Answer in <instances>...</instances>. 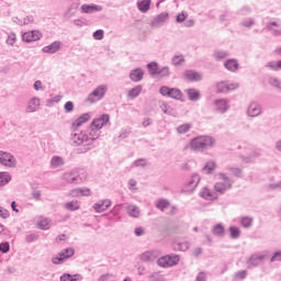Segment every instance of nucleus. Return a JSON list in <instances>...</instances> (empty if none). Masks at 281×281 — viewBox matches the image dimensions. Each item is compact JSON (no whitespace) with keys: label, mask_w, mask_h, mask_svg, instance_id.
<instances>
[{"label":"nucleus","mask_w":281,"mask_h":281,"mask_svg":"<svg viewBox=\"0 0 281 281\" xmlns=\"http://www.w3.org/2000/svg\"><path fill=\"white\" fill-rule=\"evenodd\" d=\"M216 139L212 136H198L190 142V148L194 153H205L209 148H214Z\"/></svg>","instance_id":"obj_1"},{"label":"nucleus","mask_w":281,"mask_h":281,"mask_svg":"<svg viewBox=\"0 0 281 281\" xmlns=\"http://www.w3.org/2000/svg\"><path fill=\"white\" fill-rule=\"evenodd\" d=\"M181 260V257L179 255H166L157 260L158 267H162L164 269H168V267H177Z\"/></svg>","instance_id":"obj_2"},{"label":"nucleus","mask_w":281,"mask_h":281,"mask_svg":"<svg viewBox=\"0 0 281 281\" xmlns=\"http://www.w3.org/2000/svg\"><path fill=\"white\" fill-rule=\"evenodd\" d=\"M220 178L222 179L223 182H216L214 186L215 192H218L220 194H225L227 190H232V179L227 177V175L221 172Z\"/></svg>","instance_id":"obj_3"},{"label":"nucleus","mask_w":281,"mask_h":281,"mask_svg":"<svg viewBox=\"0 0 281 281\" xmlns=\"http://www.w3.org/2000/svg\"><path fill=\"white\" fill-rule=\"evenodd\" d=\"M106 91H109V86H106V85H101V86L97 87L88 95V102L94 103V102L102 100V98H104V95H106Z\"/></svg>","instance_id":"obj_4"},{"label":"nucleus","mask_w":281,"mask_h":281,"mask_svg":"<svg viewBox=\"0 0 281 281\" xmlns=\"http://www.w3.org/2000/svg\"><path fill=\"white\" fill-rule=\"evenodd\" d=\"M160 95H165L167 98H172L173 100H181L183 94L181 93V90L178 88H170L167 86H162L159 89Z\"/></svg>","instance_id":"obj_5"},{"label":"nucleus","mask_w":281,"mask_h":281,"mask_svg":"<svg viewBox=\"0 0 281 281\" xmlns=\"http://www.w3.org/2000/svg\"><path fill=\"white\" fill-rule=\"evenodd\" d=\"M110 116L109 114H102L101 116L94 119L87 131H100L103 126H106L109 124Z\"/></svg>","instance_id":"obj_6"},{"label":"nucleus","mask_w":281,"mask_h":281,"mask_svg":"<svg viewBox=\"0 0 281 281\" xmlns=\"http://www.w3.org/2000/svg\"><path fill=\"white\" fill-rule=\"evenodd\" d=\"M0 164L1 166H5V168H16V158L10 153L0 150Z\"/></svg>","instance_id":"obj_7"},{"label":"nucleus","mask_w":281,"mask_h":281,"mask_svg":"<svg viewBox=\"0 0 281 281\" xmlns=\"http://www.w3.org/2000/svg\"><path fill=\"white\" fill-rule=\"evenodd\" d=\"M86 136L88 137V144H85L82 153L91 150V142H95V139L100 137V130H88V134H86Z\"/></svg>","instance_id":"obj_8"},{"label":"nucleus","mask_w":281,"mask_h":281,"mask_svg":"<svg viewBox=\"0 0 281 281\" xmlns=\"http://www.w3.org/2000/svg\"><path fill=\"white\" fill-rule=\"evenodd\" d=\"M41 38H43L41 31H29L22 35L24 43H34L35 41H41Z\"/></svg>","instance_id":"obj_9"},{"label":"nucleus","mask_w":281,"mask_h":281,"mask_svg":"<svg viewBox=\"0 0 281 281\" xmlns=\"http://www.w3.org/2000/svg\"><path fill=\"white\" fill-rule=\"evenodd\" d=\"M215 104V112L216 113H227V111H229V100L227 99H216L214 101Z\"/></svg>","instance_id":"obj_10"},{"label":"nucleus","mask_w":281,"mask_h":281,"mask_svg":"<svg viewBox=\"0 0 281 281\" xmlns=\"http://www.w3.org/2000/svg\"><path fill=\"white\" fill-rule=\"evenodd\" d=\"M161 256V252L159 250H147L140 255L142 262H154V260H157Z\"/></svg>","instance_id":"obj_11"},{"label":"nucleus","mask_w":281,"mask_h":281,"mask_svg":"<svg viewBox=\"0 0 281 281\" xmlns=\"http://www.w3.org/2000/svg\"><path fill=\"white\" fill-rule=\"evenodd\" d=\"M70 139L72 142V145L75 146H81V144H88L89 137L87 136V133H72L70 136Z\"/></svg>","instance_id":"obj_12"},{"label":"nucleus","mask_w":281,"mask_h":281,"mask_svg":"<svg viewBox=\"0 0 281 281\" xmlns=\"http://www.w3.org/2000/svg\"><path fill=\"white\" fill-rule=\"evenodd\" d=\"M217 93H229V91H234L238 89V83H227L225 81H221L216 85Z\"/></svg>","instance_id":"obj_13"},{"label":"nucleus","mask_w":281,"mask_h":281,"mask_svg":"<svg viewBox=\"0 0 281 281\" xmlns=\"http://www.w3.org/2000/svg\"><path fill=\"white\" fill-rule=\"evenodd\" d=\"M60 47H63V42L55 41L50 45L44 46L42 52L44 54H56V52H60Z\"/></svg>","instance_id":"obj_14"},{"label":"nucleus","mask_w":281,"mask_h":281,"mask_svg":"<svg viewBox=\"0 0 281 281\" xmlns=\"http://www.w3.org/2000/svg\"><path fill=\"white\" fill-rule=\"evenodd\" d=\"M183 76L189 82H201L203 80V75L194 70H187Z\"/></svg>","instance_id":"obj_15"},{"label":"nucleus","mask_w":281,"mask_h":281,"mask_svg":"<svg viewBox=\"0 0 281 281\" xmlns=\"http://www.w3.org/2000/svg\"><path fill=\"white\" fill-rule=\"evenodd\" d=\"M169 14L167 12H162L158 14L150 23L151 27H161L166 21H168Z\"/></svg>","instance_id":"obj_16"},{"label":"nucleus","mask_w":281,"mask_h":281,"mask_svg":"<svg viewBox=\"0 0 281 281\" xmlns=\"http://www.w3.org/2000/svg\"><path fill=\"white\" fill-rule=\"evenodd\" d=\"M91 120V115L89 113H85L81 116H79L75 122L71 124V130L72 131H78L82 124H87Z\"/></svg>","instance_id":"obj_17"},{"label":"nucleus","mask_w":281,"mask_h":281,"mask_svg":"<svg viewBox=\"0 0 281 281\" xmlns=\"http://www.w3.org/2000/svg\"><path fill=\"white\" fill-rule=\"evenodd\" d=\"M247 113L249 117H258V115L262 113V108L260 106V104L252 102L249 104Z\"/></svg>","instance_id":"obj_18"},{"label":"nucleus","mask_w":281,"mask_h":281,"mask_svg":"<svg viewBox=\"0 0 281 281\" xmlns=\"http://www.w3.org/2000/svg\"><path fill=\"white\" fill-rule=\"evenodd\" d=\"M262 260H265V256L255 254L247 261L248 269H254V267H258Z\"/></svg>","instance_id":"obj_19"},{"label":"nucleus","mask_w":281,"mask_h":281,"mask_svg":"<svg viewBox=\"0 0 281 281\" xmlns=\"http://www.w3.org/2000/svg\"><path fill=\"white\" fill-rule=\"evenodd\" d=\"M81 12H83V14H93L94 12H102V5L82 4Z\"/></svg>","instance_id":"obj_20"},{"label":"nucleus","mask_w":281,"mask_h":281,"mask_svg":"<svg viewBox=\"0 0 281 281\" xmlns=\"http://www.w3.org/2000/svg\"><path fill=\"white\" fill-rule=\"evenodd\" d=\"M41 106V99L33 97L26 108V113H35V111H38V108Z\"/></svg>","instance_id":"obj_21"},{"label":"nucleus","mask_w":281,"mask_h":281,"mask_svg":"<svg viewBox=\"0 0 281 281\" xmlns=\"http://www.w3.org/2000/svg\"><path fill=\"white\" fill-rule=\"evenodd\" d=\"M266 30L272 32L274 36H281V23L278 22H268L266 24Z\"/></svg>","instance_id":"obj_22"},{"label":"nucleus","mask_w":281,"mask_h":281,"mask_svg":"<svg viewBox=\"0 0 281 281\" xmlns=\"http://www.w3.org/2000/svg\"><path fill=\"white\" fill-rule=\"evenodd\" d=\"M111 205V200H103L99 201L98 203L93 204V210L98 214H101V212H106V209Z\"/></svg>","instance_id":"obj_23"},{"label":"nucleus","mask_w":281,"mask_h":281,"mask_svg":"<svg viewBox=\"0 0 281 281\" xmlns=\"http://www.w3.org/2000/svg\"><path fill=\"white\" fill-rule=\"evenodd\" d=\"M130 79L132 82H139L144 80V70L142 68H135L130 72Z\"/></svg>","instance_id":"obj_24"},{"label":"nucleus","mask_w":281,"mask_h":281,"mask_svg":"<svg viewBox=\"0 0 281 281\" xmlns=\"http://www.w3.org/2000/svg\"><path fill=\"white\" fill-rule=\"evenodd\" d=\"M126 213L132 217V218H139L142 212L139 211V206L135 204H128L126 207Z\"/></svg>","instance_id":"obj_25"},{"label":"nucleus","mask_w":281,"mask_h":281,"mask_svg":"<svg viewBox=\"0 0 281 281\" xmlns=\"http://www.w3.org/2000/svg\"><path fill=\"white\" fill-rule=\"evenodd\" d=\"M70 192L72 196H91V189L87 187L72 189Z\"/></svg>","instance_id":"obj_26"},{"label":"nucleus","mask_w":281,"mask_h":281,"mask_svg":"<svg viewBox=\"0 0 281 281\" xmlns=\"http://www.w3.org/2000/svg\"><path fill=\"white\" fill-rule=\"evenodd\" d=\"M187 95L191 102H198L201 98V92L194 88L187 89Z\"/></svg>","instance_id":"obj_27"},{"label":"nucleus","mask_w":281,"mask_h":281,"mask_svg":"<svg viewBox=\"0 0 281 281\" xmlns=\"http://www.w3.org/2000/svg\"><path fill=\"white\" fill-rule=\"evenodd\" d=\"M224 67L228 71H238V67H240V65L238 64V60H236V59H228L225 61Z\"/></svg>","instance_id":"obj_28"},{"label":"nucleus","mask_w":281,"mask_h":281,"mask_svg":"<svg viewBox=\"0 0 281 281\" xmlns=\"http://www.w3.org/2000/svg\"><path fill=\"white\" fill-rule=\"evenodd\" d=\"M80 178V176L74 173V172H67L63 176L64 181H66V183H78V179Z\"/></svg>","instance_id":"obj_29"},{"label":"nucleus","mask_w":281,"mask_h":281,"mask_svg":"<svg viewBox=\"0 0 281 281\" xmlns=\"http://www.w3.org/2000/svg\"><path fill=\"white\" fill-rule=\"evenodd\" d=\"M12 181V176L10 173L2 171L0 172V188L8 186Z\"/></svg>","instance_id":"obj_30"},{"label":"nucleus","mask_w":281,"mask_h":281,"mask_svg":"<svg viewBox=\"0 0 281 281\" xmlns=\"http://www.w3.org/2000/svg\"><path fill=\"white\" fill-rule=\"evenodd\" d=\"M137 8L139 12H148L150 10V0H138Z\"/></svg>","instance_id":"obj_31"},{"label":"nucleus","mask_w":281,"mask_h":281,"mask_svg":"<svg viewBox=\"0 0 281 281\" xmlns=\"http://www.w3.org/2000/svg\"><path fill=\"white\" fill-rule=\"evenodd\" d=\"M212 234L214 236H220V238H223V236H225V227L223 226V224H216L212 229Z\"/></svg>","instance_id":"obj_32"},{"label":"nucleus","mask_w":281,"mask_h":281,"mask_svg":"<svg viewBox=\"0 0 281 281\" xmlns=\"http://www.w3.org/2000/svg\"><path fill=\"white\" fill-rule=\"evenodd\" d=\"M202 199H205L206 201H214L216 199V194L210 191V189L204 188L201 192Z\"/></svg>","instance_id":"obj_33"},{"label":"nucleus","mask_w":281,"mask_h":281,"mask_svg":"<svg viewBox=\"0 0 281 281\" xmlns=\"http://www.w3.org/2000/svg\"><path fill=\"white\" fill-rule=\"evenodd\" d=\"M215 168H216V162L215 161H209L202 168V172L204 175H212V172H214Z\"/></svg>","instance_id":"obj_34"},{"label":"nucleus","mask_w":281,"mask_h":281,"mask_svg":"<svg viewBox=\"0 0 281 281\" xmlns=\"http://www.w3.org/2000/svg\"><path fill=\"white\" fill-rule=\"evenodd\" d=\"M74 278H78V279H74ZM59 280L60 281H81L82 276H80V274L71 276L70 273H64L60 276Z\"/></svg>","instance_id":"obj_35"},{"label":"nucleus","mask_w":281,"mask_h":281,"mask_svg":"<svg viewBox=\"0 0 281 281\" xmlns=\"http://www.w3.org/2000/svg\"><path fill=\"white\" fill-rule=\"evenodd\" d=\"M142 93V86H136L133 89H131L127 93V97L130 100H135Z\"/></svg>","instance_id":"obj_36"},{"label":"nucleus","mask_w":281,"mask_h":281,"mask_svg":"<svg viewBox=\"0 0 281 281\" xmlns=\"http://www.w3.org/2000/svg\"><path fill=\"white\" fill-rule=\"evenodd\" d=\"M157 210H160V212H164L166 209L170 207V201L166 199H160L156 203Z\"/></svg>","instance_id":"obj_37"},{"label":"nucleus","mask_w":281,"mask_h":281,"mask_svg":"<svg viewBox=\"0 0 281 281\" xmlns=\"http://www.w3.org/2000/svg\"><path fill=\"white\" fill-rule=\"evenodd\" d=\"M147 69L150 76H157L159 72V64H157V61H151L147 65Z\"/></svg>","instance_id":"obj_38"},{"label":"nucleus","mask_w":281,"mask_h":281,"mask_svg":"<svg viewBox=\"0 0 281 281\" xmlns=\"http://www.w3.org/2000/svg\"><path fill=\"white\" fill-rule=\"evenodd\" d=\"M50 165L53 168H60V166H65V160L60 156H54L50 160Z\"/></svg>","instance_id":"obj_39"},{"label":"nucleus","mask_w":281,"mask_h":281,"mask_svg":"<svg viewBox=\"0 0 281 281\" xmlns=\"http://www.w3.org/2000/svg\"><path fill=\"white\" fill-rule=\"evenodd\" d=\"M74 254H76L74 248H66L59 252V256H63L64 260H69V258L74 257Z\"/></svg>","instance_id":"obj_40"},{"label":"nucleus","mask_w":281,"mask_h":281,"mask_svg":"<svg viewBox=\"0 0 281 281\" xmlns=\"http://www.w3.org/2000/svg\"><path fill=\"white\" fill-rule=\"evenodd\" d=\"M172 65H175V67H181V65H183V63H186V58L183 57V55H175L171 59Z\"/></svg>","instance_id":"obj_41"},{"label":"nucleus","mask_w":281,"mask_h":281,"mask_svg":"<svg viewBox=\"0 0 281 281\" xmlns=\"http://www.w3.org/2000/svg\"><path fill=\"white\" fill-rule=\"evenodd\" d=\"M240 225L244 226L246 229H249L254 225V218L249 216H244L240 218Z\"/></svg>","instance_id":"obj_42"},{"label":"nucleus","mask_w":281,"mask_h":281,"mask_svg":"<svg viewBox=\"0 0 281 281\" xmlns=\"http://www.w3.org/2000/svg\"><path fill=\"white\" fill-rule=\"evenodd\" d=\"M160 109H161L162 113H165L166 115H171L172 117H175L177 115V111H175V109H172L169 105L162 104V105H160Z\"/></svg>","instance_id":"obj_43"},{"label":"nucleus","mask_w":281,"mask_h":281,"mask_svg":"<svg viewBox=\"0 0 281 281\" xmlns=\"http://www.w3.org/2000/svg\"><path fill=\"white\" fill-rule=\"evenodd\" d=\"M228 232H229L231 238H233V240H236V238H240V228H238L236 226H231L228 228Z\"/></svg>","instance_id":"obj_44"},{"label":"nucleus","mask_w":281,"mask_h":281,"mask_svg":"<svg viewBox=\"0 0 281 281\" xmlns=\"http://www.w3.org/2000/svg\"><path fill=\"white\" fill-rule=\"evenodd\" d=\"M175 249L177 251H188V249H190V244L188 241L176 243Z\"/></svg>","instance_id":"obj_45"},{"label":"nucleus","mask_w":281,"mask_h":281,"mask_svg":"<svg viewBox=\"0 0 281 281\" xmlns=\"http://www.w3.org/2000/svg\"><path fill=\"white\" fill-rule=\"evenodd\" d=\"M268 82L271 87H274L276 89H279V91H281V80L280 79H278L276 77H271Z\"/></svg>","instance_id":"obj_46"},{"label":"nucleus","mask_w":281,"mask_h":281,"mask_svg":"<svg viewBox=\"0 0 281 281\" xmlns=\"http://www.w3.org/2000/svg\"><path fill=\"white\" fill-rule=\"evenodd\" d=\"M157 76H160V78H168V76H170V68L168 66H165L158 69Z\"/></svg>","instance_id":"obj_47"},{"label":"nucleus","mask_w":281,"mask_h":281,"mask_svg":"<svg viewBox=\"0 0 281 281\" xmlns=\"http://www.w3.org/2000/svg\"><path fill=\"white\" fill-rule=\"evenodd\" d=\"M200 181H201V178L199 177V175H193L191 177V180L188 182V186L191 188H196Z\"/></svg>","instance_id":"obj_48"},{"label":"nucleus","mask_w":281,"mask_h":281,"mask_svg":"<svg viewBox=\"0 0 281 281\" xmlns=\"http://www.w3.org/2000/svg\"><path fill=\"white\" fill-rule=\"evenodd\" d=\"M190 128H192V126L190 124L186 123V124L178 126L177 131L180 135H183V134L188 133L190 131Z\"/></svg>","instance_id":"obj_49"},{"label":"nucleus","mask_w":281,"mask_h":281,"mask_svg":"<svg viewBox=\"0 0 281 281\" xmlns=\"http://www.w3.org/2000/svg\"><path fill=\"white\" fill-rule=\"evenodd\" d=\"M66 210H70V212H75V210H80V205L78 202H68L65 204Z\"/></svg>","instance_id":"obj_50"},{"label":"nucleus","mask_w":281,"mask_h":281,"mask_svg":"<svg viewBox=\"0 0 281 281\" xmlns=\"http://www.w3.org/2000/svg\"><path fill=\"white\" fill-rule=\"evenodd\" d=\"M215 60H225L227 58V52L225 50H217L214 53Z\"/></svg>","instance_id":"obj_51"},{"label":"nucleus","mask_w":281,"mask_h":281,"mask_svg":"<svg viewBox=\"0 0 281 281\" xmlns=\"http://www.w3.org/2000/svg\"><path fill=\"white\" fill-rule=\"evenodd\" d=\"M38 226H40V229H49V220H47V218H42V220L38 222Z\"/></svg>","instance_id":"obj_52"},{"label":"nucleus","mask_w":281,"mask_h":281,"mask_svg":"<svg viewBox=\"0 0 281 281\" xmlns=\"http://www.w3.org/2000/svg\"><path fill=\"white\" fill-rule=\"evenodd\" d=\"M0 251L2 254H8L10 251V243L4 241L0 244Z\"/></svg>","instance_id":"obj_53"},{"label":"nucleus","mask_w":281,"mask_h":281,"mask_svg":"<svg viewBox=\"0 0 281 281\" xmlns=\"http://www.w3.org/2000/svg\"><path fill=\"white\" fill-rule=\"evenodd\" d=\"M93 38L95 41H102V38H104V31L103 30H97L94 33H93Z\"/></svg>","instance_id":"obj_54"},{"label":"nucleus","mask_w":281,"mask_h":281,"mask_svg":"<svg viewBox=\"0 0 281 281\" xmlns=\"http://www.w3.org/2000/svg\"><path fill=\"white\" fill-rule=\"evenodd\" d=\"M65 260L66 259L60 255H58L57 257L52 258L53 265H63L65 262Z\"/></svg>","instance_id":"obj_55"},{"label":"nucleus","mask_w":281,"mask_h":281,"mask_svg":"<svg viewBox=\"0 0 281 281\" xmlns=\"http://www.w3.org/2000/svg\"><path fill=\"white\" fill-rule=\"evenodd\" d=\"M256 24V22L251 19V18H247L246 20H244L243 22H241V25L244 26V27H251V26H254Z\"/></svg>","instance_id":"obj_56"},{"label":"nucleus","mask_w":281,"mask_h":281,"mask_svg":"<svg viewBox=\"0 0 281 281\" xmlns=\"http://www.w3.org/2000/svg\"><path fill=\"white\" fill-rule=\"evenodd\" d=\"M16 43V34L11 33L7 38V45H14Z\"/></svg>","instance_id":"obj_57"},{"label":"nucleus","mask_w":281,"mask_h":281,"mask_svg":"<svg viewBox=\"0 0 281 281\" xmlns=\"http://www.w3.org/2000/svg\"><path fill=\"white\" fill-rule=\"evenodd\" d=\"M235 278L237 280H245V278H247V270H240V271L236 272Z\"/></svg>","instance_id":"obj_58"},{"label":"nucleus","mask_w":281,"mask_h":281,"mask_svg":"<svg viewBox=\"0 0 281 281\" xmlns=\"http://www.w3.org/2000/svg\"><path fill=\"white\" fill-rule=\"evenodd\" d=\"M0 218H10V211L0 206Z\"/></svg>","instance_id":"obj_59"},{"label":"nucleus","mask_w":281,"mask_h":281,"mask_svg":"<svg viewBox=\"0 0 281 281\" xmlns=\"http://www.w3.org/2000/svg\"><path fill=\"white\" fill-rule=\"evenodd\" d=\"M149 280L151 281H161L162 280V277L161 274H159V272H153L149 277H148Z\"/></svg>","instance_id":"obj_60"},{"label":"nucleus","mask_w":281,"mask_h":281,"mask_svg":"<svg viewBox=\"0 0 281 281\" xmlns=\"http://www.w3.org/2000/svg\"><path fill=\"white\" fill-rule=\"evenodd\" d=\"M131 135V130H122L121 134L117 136V139H126Z\"/></svg>","instance_id":"obj_61"},{"label":"nucleus","mask_w":281,"mask_h":281,"mask_svg":"<svg viewBox=\"0 0 281 281\" xmlns=\"http://www.w3.org/2000/svg\"><path fill=\"white\" fill-rule=\"evenodd\" d=\"M271 262H281V251H276L270 259Z\"/></svg>","instance_id":"obj_62"},{"label":"nucleus","mask_w":281,"mask_h":281,"mask_svg":"<svg viewBox=\"0 0 281 281\" xmlns=\"http://www.w3.org/2000/svg\"><path fill=\"white\" fill-rule=\"evenodd\" d=\"M35 240H38V235L36 234H30V235H26L25 237L26 243H34Z\"/></svg>","instance_id":"obj_63"},{"label":"nucleus","mask_w":281,"mask_h":281,"mask_svg":"<svg viewBox=\"0 0 281 281\" xmlns=\"http://www.w3.org/2000/svg\"><path fill=\"white\" fill-rule=\"evenodd\" d=\"M64 110L67 113H71L74 111V103L71 101L66 102L64 105Z\"/></svg>","instance_id":"obj_64"}]
</instances>
